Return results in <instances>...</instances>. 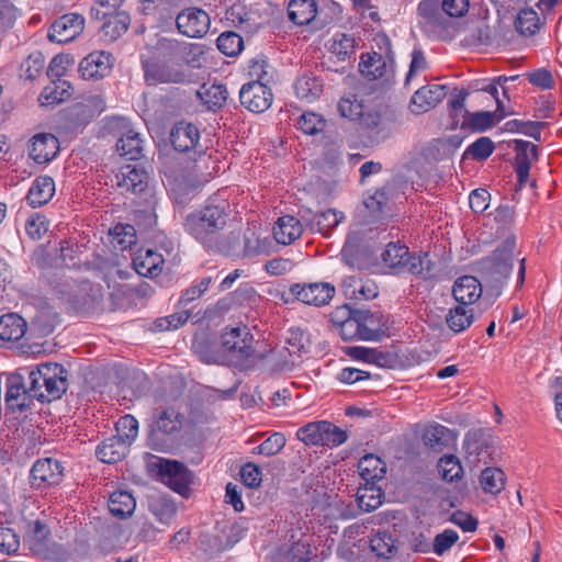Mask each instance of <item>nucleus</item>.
I'll list each match as a JSON object with an SVG mask.
<instances>
[{
	"label": "nucleus",
	"mask_w": 562,
	"mask_h": 562,
	"mask_svg": "<svg viewBox=\"0 0 562 562\" xmlns=\"http://www.w3.org/2000/svg\"><path fill=\"white\" fill-rule=\"evenodd\" d=\"M227 205H206L199 212L187 216L186 231L205 247L218 251H229L218 243L220 232L226 225Z\"/></svg>",
	"instance_id": "obj_1"
},
{
	"label": "nucleus",
	"mask_w": 562,
	"mask_h": 562,
	"mask_svg": "<svg viewBox=\"0 0 562 562\" xmlns=\"http://www.w3.org/2000/svg\"><path fill=\"white\" fill-rule=\"evenodd\" d=\"M22 370L29 378L31 395L41 402L58 400L67 391L68 371L59 363L45 362L35 369Z\"/></svg>",
	"instance_id": "obj_2"
},
{
	"label": "nucleus",
	"mask_w": 562,
	"mask_h": 562,
	"mask_svg": "<svg viewBox=\"0 0 562 562\" xmlns=\"http://www.w3.org/2000/svg\"><path fill=\"white\" fill-rule=\"evenodd\" d=\"M183 416L175 408L156 409L153 414L147 435V446L157 451L172 447L173 436L182 427Z\"/></svg>",
	"instance_id": "obj_3"
},
{
	"label": "nucleus",
	"mask_w": 562,
	"mask_h": 562,
	"mask_svg": "<svg viewBox=\"0 0 562 562\" xmlns=\"http://www.w3.org/2000/svg\"><path fill=\"white\" fill-rule=\"evenodd\" d=\"M515 236H508L491 256L480 261L483 279L493 288L499 289L513 270Z\"/></svg>",
	"instance_id": "obj_4"
},
{
	"label": "nucleus",
	"mask_w": 562,
	"mask_h": 562,
	"mask_svg": "<svg viewBox=\"0 0 562 562\" xmlns=\"http://www.w3.org/2000/svg\"><path fill=\"white\" fill-rule=\"evenodd\" d=\"M142 68L148 86L183 83L188 80V75L179 64H169L156 57L143 58Z\"/></svg>",
	"instance_id": "obj_5"
},
{
	"label": "nucleus",
	"mask_w": 562,
	"mask_h": 562,
	"mask_svg": "<svg viewBox=\"0 0 562 562\" xmlns=\"http://www.w3.org/2000/svg\"><path fill=\"white\" fill-rule=\"evenodd\" d=\"M157 467L164 484L183 497L189 496L192 473L183 463L176 460L160 459Z\"/></svg>",
	"instance_id": "obj_6"
},
{
	"label": "nucleus",
	"mask_w": 562,
	"mask_h": 562,
	"mask_svg": "<svg viewBox=\"0 0 562 562\" xmlns=\"http://www.w3.org/2000/svg\"><path fill=\"white\" fill-rule=\"evenodd\" d=\"M5 379V395L4 401L9 408L12 411L24 412L33 404V395L30 389L25 385V375L23 370L20 369L15 372L2 373Z\"/></svg>",
	"instance_id": "obj_7"
},
{
	"label": "nucleus",
	"mask_w": 562,
	"mask_h": 562,
	"mask_svg": "<svg viewBox=\"0 0 562 562\" xmlns=\"http://www.w3.org/2000/svg\"><path fill=\"white\" fill-rule=\"evenodd\" d=\"M439 0H423L418 5L419 26L429 35H440L450 23Z\"/></svg>",
	"instance_id": "obj_8"
},
{
	"label": "nucleus",
	"mask_w": 562,
	"mask_h": 562,
	"mask_svg": "<svg viewBox=\"0 0 562 562\" xmlns=\"http://www.w3.org/2000/svg\"><path fill=\"white\" fill-rule=\"evenodd\" d=\"M63 467L53 458L38 459L30 471V483L35 488L57 485L63 479Z\"/></svg>",
	"instance_id": "obj_9"
},
{
	"label": "nucleus",
	"mask_w": 562,
	"mask_h": 562,
	"mask_svg": "<svg viewBox=\"0 0 562 562\" xmlns=\"http://www.w3.org/2000/svg\"><path fill=\"white\" fill-rule=\"evenodd\" d=\"M178 31L188 37H202L210 27L209 14L198 8L182 10L176 19Z\"/></svg>",
	"instance_id": "obj_10"
},
{
	"label": "nucleus",
	"mask_w": 562,
	"mask_h": 562,
	"mask_svg": "<svg viewBox=\"0 0 562 562\" xmlns=\"http://www.w3.org/2000/svg\"><path fill=\"white\" fill-rule=\"evenodd\" d=\"M85 27V19L78 13H68L58 18L50 26L48 38L56 43H68L75 40Z\"/></svg>",
	"instance_id": "obj_11"
},
{
	"label": "nucleus",
	"mask_w": 562,
	"mask_h": 562,
	"mask_svg": "<svg viewBox=\"0 0 562 562\" xmlns=\"http://www.w3.org/2000/svg\"><path fill=\"white\" fill-rule=\"evenodd\" d=\"M291 294L299 301L315 306H323L330 302L335 294V286L330 283H310L291 285Z\"/></svg>",
	"instance_id": "obj_12"
},
{
	"label": "nucleus",
	"mask_w": 562,
	"mask_h": 562,
	"mask_svg": "<svg viewBox=\"0 0 562 562\" xmlns=\"http://www.w3.org/2000/svg\"><path fill=\"white\" fill-rule=\"evenodd\" d=\"M412 255L406 245L391 241L381 254V259L390 273L402 274L408 273L413 269L414 263H411Z\"/></svg>",
	"instance_id": "obj_13"
},
{
	"label": "nucleus",
	"mask_w": 562,
	"mask_h": 562,
	"mask_svg": "<svg viewBox=\"0 0 562 562\" xmlns=\"http://www.w3.org/2000/svg\"><path fill=\"white\" fill-rule=\"evenodd\" d=\"M113 67V56L103 50L92 52L79 64V72L86 80H98L106 77Z\"/></svg>",
	"instance_id": "obj_14"
},
{
	"label": "nucleus",
	"mask_w": 562,
	"mask_h": 562,
	"mask_svg": "<svg viewBox=\"0 0 562 562\" xmlns=\"http://www.w3.org/2000/svg\"><path fill=\"white\" fill-rule=\"evenodd\" d=\"M117 187L132 194H142L148 191L149 176L138 166L127 165L115 176Z\"/></svg>",
	"instance_id": "obj_15"
},
{
	"label": "nucleus",
	"mask_w": 562,
	"mask_h": 562,
	"mask_svg": "<svg viewBox=\"0 0 562 562\" xmlns=\"http://www.w3.org/2000/svg\"><path fill=\"white\" fill-rule=\"evenodd\" d=\"M514 150L516 151V173L519 189L527 182L531 161L539 157V149L530 142L514 139Z\"/></svg>",
	"instance_id": "obj_16"
},
{
	"label": "nucleus",
	"mask_w": 562,
	"mask_h": 562,
	"mask_svg": "<svg viewBox=\"0 0 562 562\" xmlns=\"http://www.w3.org/2000/svg\"><path fill=\"white\" fill-rule=\"evenodd\" d=\"M446 97V87L440 85H428L419 88L411 100V111L422 114L435 108Z\"/></svg>",
	"instance_id": "obj_17"
},
{
	"label": "nucleus",
	"mask_w": 562,
	"mask_h": 562,
	"mask_svg": "<svg viewBox=\"0 0 562 562\" xmlns=\"http://www.w3.org/2000/svg\"><path fill=\"white\" fill-rule=\"evenodd\" d=\"M59 150V142L50 133H41L33 136L30 145V157L37 164L50 161Z\"/></svg>",
	"instance_id": "obj_18"
},
{
	"label": "nucleus",
	"mask_w": 562,
	"mask_h": 562,
	"mask_svg": "<svg viewBox=\"0 0 562 562\" xmlns=\"http://www.w3.org/2000/svg\"><path fill=\"white\" fill-rule=\"evenodd\" d=\"M200 138L199 130L195 125L187 122L177 123L170 133V142L173 148L180 153L193 149Z\"/></svg>",
	"instance_id": "obj_19"
},
{
	"label": "nucleus",
	"mask_w": 562,
	"mask_h": 562,
	"mask_svg": "<svg viewBox=\"0 0 562 562\" xmlns=\"http://www.w3.org/2000/svg\"><path fill=\"white\" fill-rule=\"evenodd\" d=\"M452 295L462 305L473 304L482 295V284L473 276L459 277L453 284Z\"/></svg>",
	"instance_id": "obj_20"
},
{
	"label": "nucleus",
	"mask_w": 562,
	"mask_h": 562,
	"mask_svg": "<svg viewBox=\"0 0 562 562\" xmlns=\"http://www.w3.org/2000/svg\"><path fill=\"white\" fill-rule=\"evenodd\" d=\"M359 319L362 340H380L384 335L383 316L369 310L355 308Z\"/></svg>",
	"instance_id": "obj_21"
},
{
	"label": "nucleus",
	"mask_w": 562,
	"mask_h": 562,
	"mask_svg": "<svg viewBox=\"0 0 562 562\" xmlns=\"http://www.w3.org/2000/svg\"><path fill=\"white\" fill-rule=\"evenodd\" d=\"M223 348L231 355L229 360L243 367L246 362V338L241 337L240 327H233L222 334Z\"/></svg>",
	"instance_id": "obj_22"
},
{
	"label": "nucleus",
	"mask_w": 562,
	"mask_h": 562,
	"mask_svg": "<svg viewBox=\"0 0 562 562\" xmlns=\"http://www.w3.org/2000/svg\"><path fill=\"white\" fill-rule=\"evenodd\" d=\"M164 258L160 254L147 249L138 254L133 259L135 271L143 277L155 278L162 271Z\"/></svg>",
	"instance_id": "obj_23"
},
{
	"label": "nucleus",
	"mask_w": 562,
	"mask_h": 562,
	"mask_svg": "<svg viewBox=\"0 0 562 562\" xmlns=\"http://www.w3.org/2000/svg\"><path fill=\"white\" fill-rule=\"evenodd\" d=\"M303 233L301 222L292 215L279 217L273 227V238L278 244L290 245Z\"/></svg>",
	"instance_id": "obj_24"
},
{
	"label": "nucleus",
	"mask_w": 562,
	"mask_h": 562,
	"mask_svg": "<svg viewBox=\"0 0 562 562\" xmlns=\"http://www.w3.org/2000/svg\"><path fill=\"white\" fill-rule=\"evenodd\" d=\"M315 558L310 543L299 540L291 546L280 547L274 555V562H312Z\"/></svg>",
	"instance_id": "obj_25"
},
{
	"label": "nucleus",
	"mask_w": 562,
	"mask_h": 562,
	"mask_svg": "<svg viewBox=\"0 0 562 562\" xmlns=\"http://www.w3.org/2000/svg\"><path fill=\"white\" fill-rule=\"evenodd\" d=\"M271 103L272 92L267 82L248 81V111L262 113Z\"/></svg>",
	"instance_id": "obj_26"
},
{
	"label": "nucleus",
	"mask_w": 562,
	"mask_h": 562,
	"mask_svg": "<svg viewBox=\"0 0 562 562\" xmlns=\"http://www.w3.org/2000/svg\"><path fill=\"white\" fill-rule=\"evenodd\" d=\"M130 445L115 436L106 438L97 447V457L104 463H116L128 452Z\"/></svg>",
	"instance_id": "obj_27"
},
{
	"label": "nucleus",
	"mask_w": 562,
	"mask_h": 562,
	"mask_svg": "<svg viewBox=\"0 0 562 562\" xmlns=\"http://www.w3.org/2000/svg\"><path fill=\"white\" fill-rule=\"evenodd\" d=\"M252 330L256 331V335L248 331V369L263 361L272 351L271 344L261 337V330L257 324L252 326Z\"/></svg>",
	"instance_id": "obj_28"
},
{
	"label": "nucleus",
	"mask_w": 562,
	"mask_h": 562,
	"mask_svg": "<svg viewBox=\"0 0 562 562\" xmlns=\"http://www.w3.org/2000/svg\"><path fill=\"white\" fill-rule=\"evenodd\" d=\"M55 193V182L53 178L44 176L37 177L26 195V200L33 207L46 204Z\"/></svg>",
	"instance_id": "obj_29"
},
{
	"label": "nucleus",
	"mask_w": 562,
	"mask_h": 562,
	"mask_svg": "<svg viewBox=\"0 0 562 562\" xmlns=\"http://www.w3.org/2000/svg\"><path fill=\"white\" fill-rule=\"evenodd\" d=\"M368 250L361 247L360 237L357 234H349L341 250V256L347 265L353 268L363 269L367 267Z\"/></svg>",
	"instance_id": "obj_30"
},
{
	"label": "nucleus",
	"mask_w": 562,
	"mask_h": 562,
	"mask_svg": "<svg viewBox=\"0 0 562 562\" xmlns=\"http://www.w3.org/2000/svg\"><path fill=\"white\" fill-rule=\"evenodd\" d=\"M116 151L127 160H136L142 156L143 139L139 133L127 128L116 142Z\"/></svg>",
	"instance_id": "obj_31"
},
{
	"label": "nucleus",
	"mask_w": 562,
	"mask_h": 562,
	"mask_svg": "<svg viewBox=\"0 0 562 562\" xmlns=\"http://www.w3.org/2000/svg\"><path fill=\"white\" fill-rule=\"evenodd\" d=\"M317 4L315 0H291L288 5L289 19L297 25H307L316 16Z\"/></svg>",
	"instance_id": "obj_32"
},
{
	"label": "nucleus",
	"mask_w": 562,
	"mask_h": 562,
	"mask_svg": "<svg viewBox=\"0 0 562 562\" xmlns=\"http://www.w3.org/2000/svg\"><path fill=\"white\" fill-rule=\"evenodd\" d=\"M453 440V432L440 424L427 427L423 434V442L436 452L442 451Z\"/></svg>",
	"instance_id": "obj_33"
},
{
	"label": "nucleus",
	"mask_w": 562,
	"mask_h": 562,
	"mask_svg": "<svg viewBox=\"0 0 562 562\" xmlns=\"http://www.w3.org/2000/svg\"><path fill=\"white\" fill-rule=\"evenodd\" d=\"M26 331V322L18 314L10 313L0 317V339L15 341Z\"/></svg>",
	"instance_id": "obj_34"
},
{
	"label": "nucleus",
	"mask_w": 562,
	"mask_h": 562,
	"mask_svg": "<svg viewBox=\"0 0 562 562\" xmlns=\"http://www.w3.org/2000/svg\"><path fill=\"white\" fill-rule=\"evenodd\" d=\"M359 70L368 80H376L385 75L387 65L381 54L367 53L361 56Z\"/></svg>",
	"instance_id": "obj_35"
},
{
	"label": "nucleus",
	"mask_w": 562,
	"mask_h": 562,
	"mask_svg": "<svg viewBox=\"0 0 562 562\" xmlns=\"http://www.w3.org/2000/svg\"><path fill=\"white\" fill-rule=\"evenodd\" d=\"M358 471L366 482L374 483L384 476L385 464L378 456L368 453L359 460Z\"/></svg>",
	"instance_id": "obj_36"
},
{
	"label": "nucleus",
	"mask_w": 562,
	"mask_h": 562,
	"mask_svg": "<svg viewBox=\"0 0 562 562\" xmlns=\"http://www.w3.org/2000/svg\"><path fill=\"white\" fill-rule=\"evenodd\" d=\"M135 506V499L128 492L115 491L110 496L109 509L119 518H125L132 515Z\"/></svg>",
	"instance_id": "obj_37"
},
{
	"label": "nucleus",
	"mask_w": 562,
	"mask_h": 562,
	"mask_svg": "<svg viewBox=\"0 0 562 562\" xmlns=\"http://www.w3.org/2000/svg\"><path fill=\"white\" fill-rule=\"evenodd\" d=\"M196 93L209 110L221 108L227 99V90L223 85H203Z\"/></svg>",
	"instance_id": "obj_38"
},
{
	"label": "nucleus",
	"mask_w": 562,
	"mask_h": 562,
	"mask_svg": "<svg viewBox=\"0 0 562 562\" xmlns=\"http://www.w3.org/2000/svg\"><path fill=\"white\" fill-rule=\"evenodd\" d=\"M102 25L105 36L116 40L128 30L131 18L125 11H117L109 14Z\"/></svg>",
	"instance_id": "obj_39"
},
{
	"label": "nucleus",
	"mask_w": 562,
	"mask_h": 562,
	"mask_svg": "<svg viewBox=\"0 0 562 562\" xmlns=\"http://www.w3.org/2000/svg\"><path fill=\"white\" fill-rule=\"evenodd\" d=\"M345 218L341 212L328 209L324 212L315 214L314 217L308 222L312 229L321 232L323 235H327Z\"/></svg>",
	"instance_id": "obj_40"
},
{
	"label": "nucleus",
	"mask_w": 562,
	"mask_h": 562,
	"mask_svg": "<svg viewBox=\"0 0 562 562\" xmlns=\"http://www.w3.org/2000/svg\"><path fill=\"white\" fill-rule=\"evenodd\" d=\"M150 513L162 524H169L177 512L176 504L166 496H154L149 499Z\"/></svg>",
	"instance_id": "obj_41"
},
{
	"label": "nucleus",
	"mask_w": 562,
	"mask_h": 562,
	"mask_svg": "<svg viewBox=\"0 0 562 562\" xmlns=\"http://www.w3.org/2000/svg\"><path fill=\"white\" fill-rule=\"evenodd\" d=\"M465 306L467 305L456 306L451 308L446 316L448 327L454 333L463 331L474 319L472 308H467Z\"/></svg>",
	"instance_id": "obj_42"
},
{
	"label": "nucleus",
	"mask_w": 562,
	"mask_h": 562,
	"mask_svg": "<svg viewBox=\"0 0 562 562\" xmlns=\"http://www.w3.org/2000/svg\"><path fill=\"white\" fill-rule=\"evenodd\" d=\"M284 348L291 357L300 358L302 353L307 351L310 339L300 328H291L286 333Z\"/></svg>",
	"instance_id": "obj_43"
},
{
	"label": "nucleus",
	"mask_w": 562,
	"mask_h": 562,
	"mask_svg": "<svg viewBox=\"0 0 562 562\" xmlns=\"http://www.w3.org/2000/svg\"><path fill=\"white\" fill-rule=\"evenodd\" d=\"M540 25L538 13L531 9H521L515 20L516 30L522 35H533Z\"/></svg>",
	"instance_id": "obj_44"
},
{
	"label": "nucleus",
	"mask_w": 562,
	"mask_h": 562,
	"mask_svg": "<svg viewBox=\"0 0 562 562\" xmlns=\"http://www.w3.org/2000/svg\"><path fill=\"white\" fill-rule=\"evenodd\" d=\"M547 125V122L512 120L505 124V127L508 132L521 133L526 136L532 137L537 142H540L541 130Z\"/></svg>",
	"instance_id": "obj_45"
},
{
	"label": "nucleus",
	"mask_w": 562,
	"mask_h": 562,
	"mask_svg": "<svg viewBox=\"0 0 562 562\" xmlns=\"http://www.w3.org/2000/svg\"><path fill=\"white\" fill-rule=\"evenodd\" d=\"M481 485L486 493L497 494L505 485V474L498 468H486L480 476Z\"/></svg>",
	"instance_id": "obj_46"
},
{
	"label": "nucleus",
	"mask_w": 562,
	"mask_h": 562,
	"mask_svg": "<svg viewBox=\"0 0 562 562\" xmlns=\"http://www.w3.org/2000/svg\"><path fill=\"white\" fill-rule=\"evenodd\" d=\"M441 477L447 482L460 480L463 473L459 459L453 454L441 457L437 464Z\"/></svg>",
	"instance_id": "obj_47"
},
{
	"label": "nucleus",
	"mask_w": 562,
	"mask_h": 562,
	"mask_svg": "<svg viewBox=\"0 0 562 562\" xmlns=\"http://www.w3.org/2000/svg\"><path fill=\"white\" fill-rule=\"evenodd\" d=\"M217 48L226 56H237L244 48V40L235 32L222 33L216 40Z\"/></svg>",
	"instance_id": "obj_48"
},
{
	"label": "nucleus",
	"mask_w": 562,
	"mask_h": 562,
	"mask_svg": "<svg viewBox=\"0 0 562 562\" xmlns=\"http://www.w3.org/2000/svg\"><path fill=\"white\" fill-rule=\"evenodd\" d=\"M370 546L372 551L381 558L390 559L392 558L397 548L395 546V540L387 532H379L374 535L370 540Z\"/></svg>",
	"instance_id": "obj_49"
},
{
	"label": "nucleus",
	"mask_w": 562,
	"mask_h": 562,
	"mask_svg": "<svg viewBox=\"0 0 562 562\" xmlns=\"http://www.w3.org/2000/svg\"><path fill=\"white\" fill-rule=\"evenodd\" d=\"M324 427L328 428L326 420L308 423L297 430L296 437L305 445L322 446Z\"/></svg>",
	"instance_id": "obj_50"
},
{
	"label": "nucleus",
	"mask_w": 562,
	"mask_h": 562,
	"mask_svg": "<svg viewBox=\"0 0 562 562\" xmlns=\"http://www.w3.org/2000/svg\"><path fill=\"white\" fill-rule=\"evenodd\" d=\"M115 429V437L131 446L138 434V422L134 416L125 415L116 422Z\"/></svg>",
	"instance_id": "obj_51"
},
{
	"label": "nucleus",
	"mask_w": 562,
	"mask_h": 562,
	"mask_svg": "<svg viewBox=\"0 0 562 562\" xmlns=\"http://www.w3.org/2000/svg\"><path fill=\"white\" fill-rule=\"evenodd\" d=\"M356 49V40L347 34H337L330 46V52L341 61L349 59Z\"/></svg>",
	"instance_id": "obj_52"
},
{
	"label": "nucleus",
	"mask_w": 562,
	"mask_h": 562,
	"mask_svg": "<svg viewBox=\"0 0 562 562\" xmlns=\"http://www.w3.org/2000/svg\"><path fill=\"white\" fill-rule=\"evenodd\" d=\"M193 46L187 43L179 42L177 40L161 38L157 43V50L164 57L170 59H177L183 57L188 49H192Z\"/></svg>",
	"instance_id": "obj_53"
},
{
	"label": "nucleus",
	"mask_w": 562,
	"mask_h": 562,
	"mask_svg": "<svg viewBox=\"0 0 562 562\" xmlns=\"http://www.w3.org/2000/svg\"><path fill=\"white\" fill-rule=\"evenodd\" d=\"M462 139L458 136H452L448 139H436L430 144L429 147L424 149V155L426 157H431L434 159H440V153H451L456 148L461 145Z\"/></svg>",
	"instance_id": "obj_54"
},
{
	"label": "nucleus",
	"mask_w": 562,
	"mask_h": 562,
	"mask_svg": "<svg viewBox=\"0 0 562 562\" xmlns=\"http://www.w3.org/2000/svg\"><path fill=\"white\" fill-rule=\"evenodd\" d=\"M467 115H469V120L467 124L473 131L484 132L487 128L495 125V112L490 111H479L474 113H469L464 111Z\"/></svg>",
	"instance_id": "obj_55"
},
{
	"label": "nucleus",
	"mask_w": 562,
	"mask_h": 562,
	"mask_svg": "<svg viewBox=\"0 0 562 562\" xmlns=\"http://www.w3.org/2000/svg\"><path fill=\"white\" fill-rule=\"evenodd\" d=\"M297 125L303 133L307 135H315L324 131L326 121L316 113L306 112L300 116Z\"/></svg>",
	"instance_id": "obj_56"
},
{
	"label": "nucleus",
	"mask_w": 562,
	"mask_h": 562,
	"mask_svg": "<svg viewBox=\"0 0 562 562\" xmlns=\"http://www.w3.org/2000/svg\"><path fill=\"white\" fill-rule=\"evenodd\" d=\"M411 263H414V267L408 273L419 276L423 279H429L435 276V263L427 252L419 256L413 254Z\"/></svg>",
	"instance_id": "obj_57"
},
{
	"label": "nucleus",
	"mask_w": 562,
	"mask_h": 562,
	"mask_svg": "<svg viewBox=\"0 0 562 562\" xmlns=\"http://www.w3.org/2000/svg\"><path fill=\"white\" fill-rule=\"evenodd\" d=\"M110 234L122 249H126L136 244V231L133 225L117 224L110 231Z\"/></svg>",
	"instance_id": "obj_58"
},
{
	"label": "nucleus",
	"mask_w": 562,
	"mask_h": 562,
	"mask_svg": "<svg viewBox=\"0 0 562 562\" xmlns=\"http://www.w3.org/2000/svg\"><path fill=\"white\" fill-rule=\"evenodd\" d=\"M339 333L344 340H362L360 323L356 316V310L350 312L349 317H346V319L339 322Z\"/></svg>",
	"instance_id": "obj_59"
},
{
	"label": "nucleus",
	"mask_w": 562,
	"mask_h": 562,
	"mask_svg": "<svg viewBox=\"0 0 562 562\" xmlns=\"http://www.w3.org/2000/svg\"><path fill=\"white\" fill-rule=\"evenodd\" d=\"M463 448L469 454L479 457L482 451L487 448V442L484 439V432L481 429L470 430L464 438Z\"/></svg>",
	"instance_id": "obj_60"
},
{
	"label": "nucleus",
	"mask_w": 562,
	"mask_h": 562,
	"mask_svg": "<svg viewBox=\"0 0 562 562\" xmlns=\"http://www.w3.org/2000/svg\"><path fill=\"white\" fill-rule=\"evenodd\" d=\"M25 231L32 239L38 240L48 232V222L44 215L33 214L26 220Z\"/></svg>",
	"instance_id": "obj_61"
},
{
	"label": "nucleus",
	"mask_w": 562,
	"mask_h": 562,
	"mask_svg": "<svg viewBox=\"0 0 562 562\" xmlns=\"http://www.w3.org/2000/svg\"><path fill=\"white\" fill-rule=\"evenodd\" d=\"M494 143L491 138L482 136L470 145L464 155H471L475 160H484L492 155Z\"/></svg>",
	"instance_id": "obj_62"
},
{
	"label": "nucleus",
	"mask_w": 562,
	"mask_h": 562,
	"mask_svg": "<svg viewBox=\"0 0 562 562\" xmlns=\"http://www.w3.org/2000/svg\"><path fill=\"white\" fill-rule=\"evenodd\" d=\"M381 497L382 493L380 490L374 491L372 487L364 488L357 494L358 506L364 512L374 510L381 505Z\"/></svg>",
	"instance_id": "obj_63"
},
{
	"label": "nucleus",
	"mask_w": 562,
	"mask_h": 562,
	"mask_svg": "<svg viewBox=\"0 0 562 562\" xmlns=\"http://www.w3.org/2000/svg\"><path fill=\"white\" fill-rule=\"evenodd\" d=\"M459 535L452 529H446L442 532L436 535L432 541V551L437 555H442L447 552L457 541Z\"/></svg>",
	"instance_id": "obj_64"
}]
</instances>
